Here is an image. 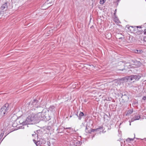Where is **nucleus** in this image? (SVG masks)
<instances>
[{
  "label": "nucleus",
  "instance_id": "3",
  "mask_svg": "<svg viewBox=\"0 0 146 146\" xmlns=\"http://www.w3.org/2000/svg\"><path fill=\"white\" fill-rule=\"evenodd\" d=\"M35 134H33L32 135L33 136H34L35 137V139H33V140L34 143L36 144L37 146H41L39 144V143L40 142L42 144H44L46 143V141L45 139L44 138H41L40 140L37 142L35 140V139H38V135L37 134L35 133Z\"/></svg>",
  "mask_w": 146,
  "mask_h": 146
},
{
  "label": "nucleus",
  "instance_id": "10",
  "mask_svg": "<svg viewBox=\"0 0 146 146\" xmlns=\"http://www.w3.org/2000/svg\"><path fill=\"white\" fill-rule=\"evenodd\" d=\"M49 110L52 112L54 113L55 111V107L54 106H50L49 108Z\"/></svg>",
  "mask_w": 146,
  "mask_h": 146
},
{
  "label": "nucleus",
  "instance_id": "36",
  "mask_svg": "<svg viewBox=\"0 0 146 146\" xmlns=\"http://www.w3.org/2000/svg\"><path fill=\"white\" fill-rule=\"evenodd\" d=\"M120 0H118V2H119V1Z\"/></svg>",
  "mask_w": 146,
  "mask_h": 146
},
{
  "label": "nucleus",
  "instance_id": "1",
  "mask_svg": "<svg viewBox=\"0 0 146 146\" xmlns=\"http://www.w3.org/2000/svg\"><path fill=\"white\" fill-rule=\"evenodd\" d=\"M43 117V115H42V113L40 112L36 114L32 113L27 118L25 121H23L21 120L19 122L23 125H26L31 124L32 122L33 123L37 122L39 120H42V117Z\"/></svg>",
  "mask_w": 146,
  "mask_h": 146
},
{
  "label": "nucleus",
  "instance_id": "30",
  "mask_svg": "<svg viewBox=\"0 0 146 146\" xmlns=\"http://www.w3.org/2000/svg\"><path fill=\"white\" fill-rule=\"evenodd\" d=\"M144 34L146 35V31L144 33Z\"/></svg>",
  "mask_w": 146,
  "mask_h": 146
},
{
  "label": "nucleus",
  "instance_id": "17",
  "mask_svg": "<svg viewBox=\"0 0 146 146\" xmlns=\"http://www.w3.org/2000/svg\"><path fill=\"white\" fill-rule=\"evenodd\" d=\"M143 52L141 50H136L135 51V53H141Z\"/></svg>",
  "mask_w": 146,
  "mask_h": 146
},
{
  "label": "nucleus",
  "instance_id": "2",
  "mask_svg": "<svg viewBox=\"0 0 146 146\" xmlns=\"http://www.w3.org/2000/svg\"><path fill=\"white\" fill-rule=\"evenodd\" d=\"M9 104L6 103L0 109V116H3L7 114L9 110Z\"/></svg>",
  "mask_w": 146,
  "mask_h": 146
},
{
  "label": "nucleus",
  "instance_id": "27",
  "mask_svg": "<svg viewBox=\"0 0 146 146\" xmlns=\"http://www.w3.org/2000/svg\"><path fill=\"white\" fill-rule=\"evenodd\" d=\"M76 138H74V141H76Z\"/></svg>",
  "mask_w": 146,
  "mask_h": 146
},
{
  "label": "nucleus",
  "instance_id": "25",
  "mask_svg": "<svg viewBox=\"0 0 146 146\" xmlns=\"http://www.w3.org/2000/svg\"><path fill=\"white\" fill-rule=\"evenodd\" d=\"M136 27L137 28H141V27L140 26H136Z\"/></svg>",
  "mask_w": 146,
  "mask_h": 146
},
{
  "label": "nucleus",
  "instance_id": "13",
  "mask_svg": "<svg viewBox=\"0 0 146 146\" xmlns=\"http://www.w3.org/2000/svg\"><path fill=\"white\" fill-rule=\"evenodd\" d=\"M114 21H115V22L118 24H119V23H120V22L118 18L116 17H115L114 18Z\"/></svg>",
  "mask_w": 146,
  "mask_h": 146
},
{
  "label": "nucleus",
  "instance_id": "23",
  "mask_svg": "<svg viewBox=\"0 0 146 146\" xmlns=\"http://www.w3.org/2000/svg\"><path fill=\"white\" fill-rule=\"evenodd\" d=\"M126 141L127 142H128L130 141V140H129V138H128L127 139H126Z\"/></svg>",
  "mask_w": 146,
  "mask_h": 146
},
{
  "label": "nucleus",
  "instance_id": "4",
  "mask_svg": "<svg viewBox=\"0 0 146 146\" xmlns=\"http://www.w3.org/2000/svg\"><path fill=\"white\" fill-rule=\"evenodd\" d=\"M132 80L131 75L129 76H127L126 77L120 79H116L114 81V83L117 84V85L120 82V81H123V82H126L127 81H131Z\"/></svg>",
  "mask_w": 146,
  "mask_h": 146
},
{
  "label": "nucleus",
  "instance_id": "28",
  "mask_svg": "<svg viewBox=\"0 0 146 146\" xmlns=\"http://www.w3.org/2000/svg\"><path fill=\"white\" fill-rule=\"evenodd\" d=\"M7 135H7H5V136L3 138V139H2V140H3V139L4 138H5V137H6V135Z\"/></svg>",
  "mask_w": 146,
  "mask_h": 146
},
{
  "label": "nucleus",
  "instance_id": "19",
  "mask_svg": "<svg viewBox=\"0 0 146 146\" xmlns=\"http://www.w3.org/2000/svg\"><path fill=\"white\" fill-rule=\"evenodd\" d=\"M4 134L3 133H1V134L0 135V139H1L2 138L3 135Z\"/></svg>",
  "mask_w": 146,
  "mask_h": 146
},
{
  "label": "nucleus",
  "instance_id": "16",
  "mask_svg": "<svg viewBox=\"0 0 146 146\" xmlns=\"http://www.w3.org/2000/svg\"><path fill=\"white\" fill-rule=\"evenodd\" d=\"M0 131H1V133H3V134L5 133L6 131V129L4 128L3 129H0Z\"/></svg>",
  "mask_w": 146,
  "mask_h": 146
},
{
  "label": "nucleus",
  "instance_id": "29",
  "mask_svg": "<svg viewBox=\"0 0 146 146\" xmlns=\"http://www.w3.org/2000/svg\"><path fill=\"white\" fill-rule=\"evenodd\" d=\"M34 101H35V102H36V100H34Z\"/></svg>",
  "mask_w": 146,
  "mask_h": 146
},
{
  "label": "nucleus",
  "instance_id": "8",
  "mask_svg": "<svg viewBox=\"0 0 146 146\" xmlns=\"http://www.w3.org/2000/svg\"><path fill=\"white\" fill-rule=\"evenodd\" d=\"M7 3H5V4H3L1 7V9L3 11H5L7 10Z\"/></svg>",
  "mask_w": 146,
  "mask_h": 146
},
{
  "label": "nucleus",
  "instance_id": "6",
  "mask_svg": "<svg viewBox=\"0 0 146 146\" xmlns=\"http://www.w3.org/2000/svg\"><path fill=\"white\" fill-rule=\"evenodd\" d=\"M132 80L138 81L141 78V76L138 75H131Z\"/></svg>",
  "mask_w": 146,
  "mask_h": 146
},
{
  "label": "nucleus",
  "instance_id": "14",
  "mask_svg": "<svg viewBox=\"0 0 146 146\" xmlns=\"http://www.w3.org/2000/svg\"><path fill=\"white\" fill-rule=\"evenodd\" d=\"M133 112V110H132V109H131V110H129L127 111V112L126 114V115L130 114Z\"/></svg>",
  "mask_w": 146,
  "mask_h": 146
},
{
  "label": "nucleus",
  "instance_id": "24",
  "mask_svg": "<svg viewBox=\"0 0 146 146\" xmlns=\"http://www.w3.org/2000/svg\"><path fill=\"white\" fill-rule=\"evenodd\" d=\"M143 40L144 41V42H146V36L144 37Z\"/></svg>",
  "mask_w": 146,
  "mask_h": 146
},
{
  "label": "nucleus",
  "instance_id": "18",
  "mask_svg": "<svg viewBox=\"0 0 146 146\" xmlns=\"http://www.w3.org/2000/svg\"><path fill=\"white\" fill-rule=\"evenodd\" d=\"M105 0H100V3L101 4H103L105 2Z\"/></svg>",
  "mask_w": 146,
  "mask_h": 146
},
{
  "label": "nucleus",
  "instance_id": "33",
  "mask_svg": "<svg viewBox=\"0 0 146 146\" xmlns=\"http://www.w3.org/2000/svg\"><path fill=\"white\" fill-rule=\"evenodd\" d=\"M116 9H115V12H116Z\"/></svg>",
  "mask_w": 146,
  "mask_h": 146
},
{
  "label": "nucleus",
  "instance_id": "34",
  "mask_svg": "<svg viewBox=\"0 0 146 146\" xmlns=\"http://www.w3.org/2000/svg\"><path fill=\"white\" fill-rule=\"evenodd\" d=\"M121 123H120V124H119V125H120L121 124Z\"/></svg>",
  "mask_w": 146,
  "mask_h": 146
},
{
  "label": "nucleus",
  "instance_id": "21",
  "mask_svg": "<svg viewBox=\"0 0 146 146\" xmlns=\"http://www.w3.org/2000/svg\"><path fill=\"white\" fill-rule=\"evenodd\" d=\"M49 0H47L46 1V4H51V2H50V3H48V1H49Z\"/></svg>",
  "mask_w": 146,
  "mask_h": 146
},
{
  "label": "nucleus",
  "instance_id": "31",
  "mask_svg": "<svg viewBox=\"0 0 146 146\" xmlns=\"http://www.w3.org/2000/svg\"><path fill=\"white\" fill-rule=\"evenodd\" d=\"M130 27H132H132H129L128 28V29H129V28H130Z\"/></svg>",
  "mask_w": 146,
  "mask_h": 146
},
{
  "label": "nucleus",
  "instance_id": "26",
  "mask_svg": "<svg viewBox=\"0 0 146 146\" xmlns=\"http://www.w3.org/2000/svg\"><path fill=\"white\" fill-rule=\"evenodd\" d=\"M129 140H130V141H133V138H129Z\"/></svg>",
  "mask_w": 146,
  "mask_h": 146
},
{
  "label": "nucleus",
  "instance_id": "38",
  "mask_svg": "<svg viewBox=\"0 0 146 146\" xmlns=\"http://www.w3.org/2000/svg\"><path fill=\"white\" fill-rule=\"evenodd\" d=\"M146 1V0H145Z\"/></svg>",
  "mask_w": 146,
  "mask_h": 146
},
{
  "label": "nucleus",
  "instance_id": "15",
  "mask_svg": "<svg viewBox=\"0 0 146 146\" xmlns=\"http://www.w3.org/2000/svg\"><path fill=\"white\" fill-rule=\"evenodd\" d=\"M106 38L109 39L111 37V34L110 33H108L106 35Z\"/></svg>",
  "mask_w": 146,
  "mask_h": 146
},
{
  "label": "nucleus",
  "instance_id": "32",
  "mask_svg": "<svg viewBox=\"0 0 146 146\" xmlns=\"http://www.w3.org/2000/svg\"><path fill=\"white\" fill-rule=\"evenodd\" d=\"M131 121H130L129 122H130V124H129L130 125H131Z\"/></svg>",
  "mask_w": 146,
  "mask_h": 146
},
{
  "label": "nucleus",
  "instance_id": "12",
  "mask_svg": "<svg viewBox=\"0 0 146 146\" xmlns=\"http://www.w3.org/2000/svg\"><path fill=\"white\" fill-rule=\"evenodd\" d=\"M84 114L83 112H80L79 114V116H78V119L80 120H81L82 116H83Z\"/></svg>",
  "mask_w": 146,
  "mask_h": 146
},
{
  "label": "nucleus",
  "instance_id": "11",
  "mask_svg": "<svg viewBox=\"0 0 146 146\" xmlns=\"http://www.w3.org/2000/svg\"><path fill=\"white\" fill-rule=\"evenodd\" d=\"M64 129H69V131H66L68 133H70L71 131L73 132V129L71 127H66V128H63Z\"/></svg>",
  "mask_w": 146,
  "mask_h": 146
},
{
  "label": "nucleus",
  "instance_id": "9",
  "mask_svg": "<svg viewBox=\"0 0 146 146\" xmlns=\"http://www.w3.org/2000/svg\"><path fill=\"white\" fill-rule=\"evenodd\" d=\"M97 129H99L98 130H95V131L99 132L100 134H101L102 132L103 133H104L103 131V127H100L99 128H97Z\"/></svg>",
  "mask_w": 146,
  "mask_h": 146
},
{
  "label": "nucleus",
  "instance_id": "5",
  "mask_svg": "<svg viewBox=\"0 0 146 146\" xmlns=\"http://www.w3.org/2000/svg\"><path fill=\"white\" fill-rule=\"evenodd\" d=\"M99 129H90L89 126H86L85 131L86 133H91L92 132H94L95 130H97Z\"/></svg>",
  "mask_w": 146,
  "mask_h": 146
},
{
  "label": "nucleus",
  "instance_id": "22",
  "mask_svg": "<svg viewBox=\"0 0 146 146\" xmlns=\"http://www.w3.org/2000/svg\"><path fill=\"white\" fill-rule=\"evenodd\" d=\"M142 99L144 100H146V96H143V98Z\"/></svg>",
  "mask_w": 146,
  "mask_h": 146
},
{
  "label": "nucleus",
  "instance_id": "35",
  "mask_svg": "<svg viewBox=\"0 0 146 146\" xmlns=\"http://www.w3.org/2000/svg\"><path fill=\"white\" fill-rule=\"evenodd\" d=\"M94 137V135L92 137V138H93Z\"/></svg>",
  "mask_w": 146,
  "mask_h": 146
},
{
  "label": "nucleus",
  "instance_id": "37",
  "mask_svg": "<svg viewBox=\"0 0 146 146\" xmlns=\"http://www.w3.org/2000/svg\"><path fill=\"white\" fill-rule=\"evenodd\" d=\"M21 128H24V127H22Z\"/></svg>",
  "mask_w": 146,
  "mask_h": 146
},
{
  "label": "nucleus",
  "instance_id": "20",
  "mask_svg": "<svg viewBox=\"0 0 146 146\" xmlns=\"http://www.w3.org/2000/svg\"><path fill=\"white\" fill-rule=\"evenodd\" d=\"M47 145H48V146H49V145H50V142L49 141H47Z\"/></svg>",
  "mask_w": 146,
  "mask_h": 146
},
{
  "label": "nucleus",
  "instance_id": "7",
  "mask_svg": "<svg viewBox=\"0 0 146 146\" xmlns=\"http://www.w3.org/2000/svg\"><path fill=\"white\" fill-rule=\"evenodd\" d=\"M140 116L138 114L135 115L134 117L131 119V121H134L139 119L140 118Z\"/></svg>",
  "mask_w": 146,
  "mask_h": 146
}]
</instances>
